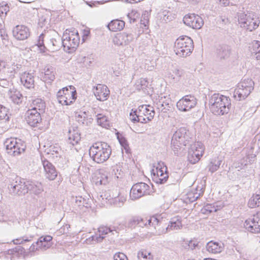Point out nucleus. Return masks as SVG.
<instances>
[{
	"label": "nucleus",
	"instance_id": "22",
	"mask_svg": "<svg viewBox=\"0 0 260 260\" xmlns=\"http://www.w3.org/2000/svg\"><path fill=\"white\" fill-rule=\"evenodd\" d=\"M93 182L96 185H106L109 182L108 173L103 170H101L93 178Z\"/></svg>",
	"mask_w": 260,
	"mask_h": 260
},
{
	"label": "nucleus",
	"instance_id": "3",
	"mask_svg": "<svg viewBox=\"0 0 260 260\" xmlns=\"http://www.w3.org/2000/svg\"><path fill=\"white\" fill-rule=\"evenodd\" d=\"M111 149L108 144L105 142L95 143L89 150V154L92 159L96 163H103L110 157Z\"/></svg>",
	"mask_w": 260,
	"mask_h": 260
},
{
	"label": "nucleus",
	"instance_id": "57",
	"mask_svg": "<svg viewBox=\"0 0 260 260\" xmlns=\"http://www.w3.org/2000/svg\"><path fill=\"white\" fill-rule=\"evenodd\" d=\"M76 198V202L79 206H87L88 203L86 199L83 198L82 197H77Z\"/></svg>",
	"mask_w": 260,
	"mask_h": 260
},
{
	"label": "nucleus",
	"instance_id": "20",
	"mask_svg": "<svg viewBox=\"0 0 260 260\" xmlns=\"http://www.w3.org/2000/svg\"><path fill=\"white\" fill-rule=\"evenodd\" d=\"M93 93L98 100L105 101L108 99L110 91L106 85L99 84L94 87Z\"/></svg>",
	"mask_w": 260,
	"mask_h": 260
},
{
	"label": "nucleus",
	"instance_id": "62",
	"mask_svg": "<svg viewBox=\"0 0 260 260\" xmlns=\"http://www.w3.org/2000/svg\"><path fill=\"white\" fill-rule=\"evenodd\" d=\"M40 249L39 246V241L38 240L36 242L34 243L31 244V245L30 246L29 250L30 252H35Z\"/></svg>",
	"mask_w": 260,
	"mask_h": 260
},
{
	"label": "nucleus",
	"instance_id": "4",
	"mask_svg": "<svg viewBox=\"0 0 260 260\" xmlns=\"http://www.w3.org/2000/svg\"><path fill=\"white\" fill-rule=\"evenodd\" d=\"M193 49V41L187 36H181L178 38L174 45V51L178 56L186 57L189 55Z\"/></svg>",
	"mask_w": 260,
	"mask_h": 260
},
{
	"label": "nucleus",
	"instance_id": "63",
	"mask_svg": "<svg viewBox=\"0 0 260 260\" xmlns=\"http://www.w3.org/2000/svg\"><path fill=\"white\" fill-rule=\"evenodd\" d=\"M127 17L129 20L130 23L135 22L137 20L138 14L136 13L134 14V12H132L131 13H128V14L127 15Z\"/></svg>",
	"mask_w": 260,
	"mask_h": 260
},
{
	"label": "nucleus",
	"instance_id": "38",
	"mask_svg": "<svg viewBox=\"0 0 260 260\" xmlns=\"http://www.w3.org/2000/svg\"><path fill=\"white\" fill-rule=\"evenodd\" d=\"M139 112H141V114L144 115L145 117H148L152 114L153 117L155 114L154 110L153 107L150 106L142 105L139 107Z\"/></svg>",
	"mask_w": 260,
	"mask_h": 260
},
{
	"label": "nucleus",
	"instance_id": "48",
	"mask_svg": "<svg viewBox=\"0 0 260 260\" xmlns=\"http://www.w3.org/2000/svg\"><path fill=\"white\" fill-rule=\"evenodd\" d=\"M217 210V207L212 204H208L205 206L204 208L202 209V212L204 214H207L216 212Z\"/></svg>",
	"mask_w": 260,
	"mask_h": 260
},
{
	"label": "nucleus",
	"instance_id": "26",
	"mask_svg": "<svg viewBox=\"0 0 260 260\" xmlns=\"http://www.w3.org/2000/svg\"><path fill=\"white\" fill-rule=\"evenodd\" d=\"M124 26L125 22L123 21L115 19L111 21L107 26L111 31H117L123 29Z\"/></svg>",
	"mask_w": 260,
	"mask_h": 260
},
{
	"label": "nucleus",
	"instance_id": "25",
	"mask_svg": "<svg viewBox=\"0 0 260 260\" xmlns=\"http://www.w3.org/2000/svg\"><path fill=\"white\" fill-rule=\"evenodd\" d=\"M167 168L166 166H164V168H160L157 171V176H155V181L157 183L164 184L165 183L168 178V175L167 171Z\"/></svg>",
	"mask_w": 260,
	"mask_h": 260
},
{
	"label": "nucleus",
	"instance_id": "58",
	"mask_svg": "<svg viewBox=\"0 0 260 260\" xmlns=\"http://www.w3.org/2000/svg\"><path fill=\"white\" fill-rule=\"evenodd\" d=\"M139 118V112L137 111H134L133 112H131L129 114L130 119L134 122H137V119Z\"/></svg>",
	"mask_w": 260,
	"mask_h": 260
},
{
	"label": "nucleus",
	"instance_id": "9",
	"mask_svg": "<svg viewBox=\"0 0 260 260\" xmlns=\"http://www.w3.org/2000/svg\"><path fill=\"white\" fill-rule=\"evenodd\" d=\"M254 82L250 79H246L238 85L235 89L234 96L239 101L244 100L249 95L254 88Z\"/></svg>",
	"mask_w": 260,
	"mask_h": 260
},
{
	"label": "nucleus",
	"instance_id": "53",
	"mask_svg": "<svg viewBox=\"0 0 260 260\" xmlns=\"http://www.w3.org/2000/svg\"><path fill=\"white\" fill-rule=\"evenodd\" d=\"M98 232L99 233V235H101L102 236H104V235H107L109 233H112V234H114L113 233V231L112 230L109 228L104 226L99 228Z\"/></svg>",
	"mask_w": 260,
	"mask_h": 260
},
{
	"label": "nucleus",
	"instance_id": "1",
	"mask_svg": "<svg viewBox=\"0 0 260 260\" xmlns=\"http://www.w3.org/2000/svg\"><path fill=\"white\" fill-rule=\"evenodd\" d=\"M190 139L189 132L185 127L177 129L174 133L171 140V147L174 154L177 156L182 155Z\"/></svg>",
	"mask_w": 260,
	"mask_h": 260
},
{
	"label": "nucleus",
	"instance_id": "2",
	"mask_svg": "<svg viewBox=\"0 0 260 260\" xmlns=\"http://www.w3.org/2000/svg\"><path fill=\"white\" fill-rule=\"evenodd\" d=\"M209 105L211 112L216 115H223L228 113L231 106V99L219 93L209 96Z\"/></svg>",
	"mask_w": 260,
	"mask_h": 260
},
{
	"label": "nucleus",
	"instance_id": "56",
	"mask_svg": "<svg viewBox=\"0 0 260 260\" xmlns=\"http://www.w3.org/2000/svg\"><path fill=\"white\" fill-rule=\"evenodd\" d=\"M114 260H128L125 254L122 252H117L113 256Z\"/></svg>",
	"mask_w": 260,
	"mask_h": 260
},
{
	"label": "nucleus",
	"instance_id": "27",
	"mask_svg": "<svg viewBox=\"0 0 260 260\" xmlns=\"http://www.w3.org/2000/svg\"><path fill=\"white\" fill-rule=\"evenodd\" d=\"M54 69L51 66H46L44 69V74L42 78L45 82H51L55 79Z\"/></svg>",
	"mask_w": 260,
	"mask_h": 260
},
{
	"label": "nucleus",
	"instance_id": "28",
	"mask_svg": "<svg viewBox=\"0 0 260 260\" xmlns=\"http://www.w3.org/2000/svg\"><path fill=\"white\" fill-rule=\"evenodd\" d=\"M31 109L30 110H35L38 112L43 113L45 112L46 104L41 99H36L32 101Z\"/></svg>",
	"mask_w": 260,
	"mask_h": 260
},
{
	"label": "nucleus",
	"instance_id": "43",
	"mask_svg": "<svg viewBox=\"0 0 260 260\" xmlns=\"http://www.w3.org/2000/svg\"><path fill=\"white\" fill-rule=\"evenodd\" d=\"M126 201V197L123 196H118L112 199L110 203L117 207H121Z\"/></svg>",
	"mask_w": 260,
	"mask_h": 260
},
{
	"label": "nucleus",
	"instance_id": "44",
	"mask_svg": "<svg viewBox=\"0 0 260 260\" xmlns=\"http://www.w3.org/2000/svg\"><path fill=\"white\" fill-rule=\"evenodd\" d=\"M221 162V160L218 159H212L208 165L209 171L211 173L216 171L219 169Z\"/></svg>",
	"mask_w": 260,
	"mask_h": 260
},
{
	"label": "nucleus",
	"instance_id": "13",
	"mask_svg": "<svg viewBox=\"0 0 260 260\" xmlns=\"http://www.w3.org/2000/svg\"><path fill=\"white\" fill-rule=\"evenodd\" d=\"M196 104V99L193 96L187 95L179 100L176 106L179 111L186 112L193 108Z\"/></svg>",
	"mask_w": 260,
	"mask_h": 260
},
{
	"label": "nucleus",
	"instance_id": "5",
	"mask_svg": "<svg viewBox=\"0 0 260 260\" xmlns=\"http://www.w3.org/2000/svg\"><path fill=\"white\" fill-rule=\"evenodd\" d=\"M46 35L42 34L39 36L37 45L40 50L45 52L46 50L51 52H55L58 50L62 46V41H61L60 37L57 36L55 38L46 37V44H44V38Z\"/></svg>",
	"mask_w": 260,
	"mask_h": 260
},
{
	"label": "nucleus",
	"instance_id": "37",
	"mask_svg": "<svg viewBox=\"0 0 260 260\" xmlns=\"http://www.w3.org/2000/svg\"><path fill=\"white\" fill-rule=\"evenodd\" d=\"M189 150H192L194 155H197L200 158H201L204 152V148L201 143H197L191 145Z\"/></svg>",
	"mask_w": 260,
	"mask_h": 260
},
{
	"label": "nucleus",
	"instance_id": "46",
	"mask_svg": "<svg viewBox=\"0 0 260 260\" xmlns=\"http://www.w3.org/2000/svg\"><path fill=\"white\" fill-rule=\"evenodd\" d=\"M75 117L77 119V120L79 122L83 124H86L87 125V119H86V112H83V113H76L75 114Z\"/></svg>",
	"mask_w": 260,
	"mask_h": 260
},
{
	"label": "nucleus",
	"instance_id": "23",
	"mask_svg": "<svg viewBox=\"0 0 260 260\" xmlns=\"http://www.w3.org/2000/svg\"><path fill=\"white\" fill-rule=\"evenodd\" d=\"M20 81L27 88H33L34 86V76L32 74L24 72L20 76Z\"/></svg>",
	"mask_w": 260,
	"mask_h": 260
},
{
	"label": "nucleus",
	"instance_id": "60",
	"mask_svg": "<svg viewBox=\"0 0 260 260\" xmlns=\"http://www.w3.org/2000/svg\"><path fill=\"white\" fill-rule=\"evenodd\" d=\"M149 18H148V13H145L142 16L141 19V23L142 24H144V26H146L148 23Z\"/></svg>",
	"mask_w": 260,
	"mask_h": 260
},
{
	"label": "nucleus",
	"instance_id": "24",
	"mask_svg": "<svg viewBox=\"0 0 260 260\" xmlns=\"http://www.w3.org/2000/svg\"><path fill=\"white\" fill-rule=\"evenodd\" d=\"M68 141L72 145L77 144L80 140V134L77 129L70 128L68 134Z\"/></svg>",
	"mask_w": 260,
	"mask_h": 260
},
{
	"label": "nucleus",
	"instance_id": "32",
	"mask_svg": "<svg viewBox=\"0 0 260 260\" xmlns=\"http://www.w3.org/2000/svg\"><path fill=\"white\" fill-rule=\"evenodd\" d=\"M216 53L220 59H225L230 56L231 48L228 45H223L217 49Z\"/></svg>",
	"mask_w": 260,
	"mask_h": 260
},
{
	"label": "nucleus",
	"instance_id": "49",
	"mask_svg": "<svg viewBox=\"0 0 260 260\" xmlns=\"http://www.w3.org/2000/svg\"><path fill=\"white\" fill-rule=\"evenodd\" d=\"M192 150H188V160L192 164H194L198 162L200 158L197 155H194Z\"/></svg>",
	"mask_w": 260,
	"mask_h": 260
},
{
	"label": "nucleus",
	"instance_id": "52",
	"mask_svg": "<svg viewBox=\"0 0 260 260\" xmlns=\"http://www.w3.org/2000/svg\"><path fill=\"white\" fill-rule=\"evenodd\" d=\"M139 217V216L132 217L127 223L128 227L132 229L135 228L138 225L139 221H140Z\"/></svg>",
	"mask_w": 260,
	"mask_h": 260
},
{
	"label": "nucleus",
	"instance_id": "11",
	"mask_svg": "<svg viewBox=\"0 0 260 260\" xmlns=\"http://www.w3.org/2000/svg\"><path fill=\"white\" fill-rule=\"evenodd\" d=\"M149 186L144 182H139L133 185L130 190L129 197L132 200H137L149 194Z\"/></svg>",
	"mask_w": 260,
	"mask_h": 260
},
{
	"label": "nucleus",
	"instance_id": "61",
	"mask_svg": "<svg viewBox=\"0 0 260 260\" xmlns=\"http://www.w3.org/2000/svg\"><path fill=\"white\" fill-rule=\"evenodd\" d=\"M59 151L60 149L59 147H50V151L51 154L53 155H55L56 157H58V155H59Z\"/></svg>",
	"mask_w": 260,
	"mask_h": 260
},
{
	"label": "nucleus",
	"instance_id": "34",
	"mask_svg": "<svg viewBox=\"0 0 260 260\" xmlns=\"http://www.w3.org/2000/svg\"><path fill=\"white\" fill-rule=\"evenodd\" d=\"M9 94L10 99L14 104H19L22 103L23 97L19 91L11 89Z\"/></svg>",
	"mask_w": 260,
	"mask_h": 260
},
{
	"label": "nucleus",
	"instance_id": "7",
	"mask_svg": "<svg viewBox=\"0 0 260 260\" xmlns=\"http://www.w3.org/2000/svg\"><path fill=\"white\" fill-rule=\"evenodd\" d=\"M238 22L241 27L250 31L256 29L260 23L258 17L252 12L241 13L238 16Z\"/></svg>",
	"mask_w": 260,
	"mask_h": 260
},
{
	"label": "nucleus",
	"instance_id": "39",
	"mask_svg": "<svg viewBox=\"0 0 260 260\" xmlns=\"http://www.w3.org/2000/svg\"><path fill=\"white\" fill-rule=\"evenodd\" d=\"M149 84V82L146 78H141L136 81L135 88L137 90L140 91L146 89Z\"/></svg>",
	"mask_w": 260,
	"mask_h": 260
},
{
	"label": "nucleus",
	"instance_id": "42",
	"mask_svg": "<svg viewBox=\"0 0 260 260\" xmlns=\"http://www.w3.org/2000/svg\"><path fill=\"white\" fill-rule=\"evenodd\" d=\"M105 238L104 236H102L101 235L95 234L85 240V242L87 244H93L99 242H101Z\"/></svg>",
	"mask_w": 260,
	"mask_h": 260
},
{
	"label": "nucleus",
	"instance_id": "50",
	"mask_svg": "<svg viewBox=\"0 0 260 260\" xmlns=\"http://www.w3.org/2000/svg\"><path fill=\"white\" fill-rule=\"evenodd\" d=\"M153 119L152 114L149 115L148 117H145L144 115L141 114V112H139V118L137 119V122L145 123Z\"/></svg>",
	"mask_w": 260,
	"mask_h": 260
},
{
	"label": "nucleus",
	"instance_id": "45",
	"mask_svg": "<svg viewBox=\"0 0 260 260\" xmlns=\"http://www.w3.org/2000/svg\"><path fill=\"white\" fill-rule=\"evenodd\" d=\"M9 109L0 105V122L3 121L6 122L9 120V116L8 115Z\"/></svg>",
	"mask_w": 260,
	"mask_h": 260
},
{
	"label": "nucleus",
	"instance_id": "59",
	"mask_svg": "<svg viewBox=\"0 0 260 260\" xmlns=\"http://www.w3.org/2000/svg\"><path fill=\"white\" fill-rule=\"evenodd\" d=\"M52 240V237L49 235H46L45 236L41 237L38 241L41 243L42 242L44 243H50V241Z\"/></svg>",
	"mask_w": 260,
	"mask_h": 260
},
{
	"label": "nucleus",
	"instance_id": "10",
	"mask_svg": "<svg viewBox=\"0 0 260 260\" xmlns=\"http://www.w3.org/2000/svg\"><path fill=\"white\" fill-rule=\"evenodd\" d=\"M11 193L18 196H23L29 190L28 183L26 184L24 179L17 177L8 187Z\"/></svg>",
	"mask_w": 260,
	"mask_h": 260
},
{
	"label": "nucleus",
	"instance_id": "21",
	"mask_svg": "<svg viewBox=\"0 0 260 260\" xmlns=\"http://www.w3.org/2000/svg\"><path fill=\"white\" fill-rule=\"evenodd\" d=\"M42 161L46 178L49 180H54L57 176V172L55 167L46 159Z\"/></svg>",
	"mask_w": 260,
	"mask_h": 260
},
{
	"label": "nucleus",
	"instance_id": "51",
	"mask_svg": "<svg viewBox=\"0 0 260 260\" xmlns=\"http://www.w3.org/2000/svg\"><path fill=\"white\" fill-rule=\"evenodd\" d=\"M33 237H34L33 236H30L29 237H27L26 236H23V237L19 238L14 239L13 240V242L14 244H16V245L21 244L23 242L30 241L32 240V239L33 238Z\"/></svg>",
	"mask_w": 260,
	"mask_h": 260
},
{
	"label": "nucleus",
	"instance_id": "17",
	"mask_svg": "<svg viewBox=\"0 0 260 260\" xmlns=\"http://www.w3.org/2000/svg\"><path fill=\"white\" fill-rule=\"evenodd\" d=\"M161 223L158 218L155 216H152L147 220V224L146 226L148 228L150 232L154 235H160L165 234V229H161L159 226Z\"/></svg>",
	"mask_w": 260,
	"mask_h": 260
},
{
	"label": "nucleus",
	"instance_id": "15",
	"mask_svg": "<svg viewBox=\"0 0 260 260\" xmlns=\"http://www.w3.org/2000/svg\"><path fill=\"white\" fill-rule=\"evenodd\" d=\"M184 24L193 29H200L204 24L203 19L199 15L190 14L183 18Z\"/></svg>",
	"mask_w": 260,
	"mask_h": 260
},
{
	"label": "nucleus",
	"instance_id": "16",
	"mask_svg": "<svg viewBox=\"0 0 260 260\" xmlns=\"http://www.w3.org/2000/svg\"><path fill=\"white\" fill-rule=\"evenodd\" d=\"M134 39V35L130 31L117 34L113 39V43L117 46L128 45Z\"/></svg>",
	"mask_w": 260,
	"mask_h": 260
},
{
	"label": "nucleus",
	"instance_id": "35",
	"mask_svg": "<svg viewBox=\"0 0 260 260\" xmlns=\"http://www.w3.org/2000/svg\"><path fill=\"white\" fill-rule=\"evenodd\" d=\"M250 48L251 52L252 53L255 54V58L257 60L260 59V41H253L251 46L249 47Z\"/></svg>",
	"mask_w": 260,
	"mask_h": 260
},
{
	"label": "nucleus",
	"instance_id": "64",
	"mask_svg": "<svg viewBox=\"0 0 260 260\" xmlns=\"http://www.w3.org/2000/svg\"><path fill=\"white\" fill-rule=\"evenodd\" d=\"M39 243L40 249L43 250H45L51 246V243H44L43 242Z\"/></svg>",
	"mask_w": 260,
	"mask_h": 260
},
{
	"label": "nucleus",
	"instance_id": "30",
	"mask_svg": "<svg viewBox=\"0 0 260 260\" xmlns=\"http://www.w3.org/2000/svg\"><path fill=\"white\" fill-rule=\"evenodd\" d=\"M206 249L209 252L216 254L221 252L223 247L218 242L211 241L207 244Z\"/></svg>",
	"mask_w": 260,
	"mask_h": 260
},
{
	"label": "nucleus",
	"instance_id": "14",
	"mask_svg": "<svg viewBox=\"0 0 260 260\" xmlns=\"http://www.w3.org/2000/svg\"><path fill=\"white\" fill-rule=\"evenodd\" d=\"M244 225L251 233H260V212L254 215L252 218L246 220Z\"/></svg>",
	"mask_w": 260,
	"mask_h": 260
},
{
	"label": "nucleus",
	"instance_id": "36",
	"mask_svg": "<svg viewBox=\"0 0 260 260\" xmlns=\"http://www.w3.org/2000/svg\"><path fill=\"white\" fill-rule=\"evenodd\" d=\"M248 205L251 208L260 206V191L258 193L253 194L250 198Z\"/></svg>",
	"mask_w": 260,
	"mask_h": 260
},
{
	"label": "nucleus",
	"instance_id": "12",
	"mask_svg": "<svg viewBox=\"0 0 260 260\" xmlns=\"http://www.w3.org/2000/svg\"><path fill=\"white\" fill-rule=\"evenodd\" d=\"M74 92L76 93V91L70 90L68 87L59 90L56 94L58 103L62 105H70L76 99Z\"/></svg>",
	"mask_w": 260,
	"mask_h": 260
},
{
	"label": "nucleus",
	"instance_id": "55",
	"mask_svg": "<svg viewBox=\"0 0 260 260\" xmlns=\"http://www.w3.org/2000/svg\"><path fill=\"white\" fill-rule=\"evenodd\" d=\"M188 199L189 200V201L190 202H193L200 197V193H199L198 192H190L188 194Z\"/></svg>",
	"mask_w": 260,
	"mask_h": 260
},
{
	"label": "nucleus",
	"instance_id": "29",
	"mask_svg": "<svg viewBox=\"0 0 260 260\" xmlns=\"http://www.w3.org/2000/svg\"><path fill=\"white\" fill-rule=\"evenodd\" d=\"M29 190L36 195L41 193L43 190V187L41 183L39 182L30 181L28 183Z\"/></svg>",
	"mask_w": 260,
	"mask_h": 260
},
{
	"label": "nucleus",
	"instance_id": "54",
	"mask_svg": "<svg viewBox=\"0 0 260 260\" xmlns=\"http://www.w3.org/2000/svg\"><path fill=\"white\" fill-rule=\"evenodd\" d=\"M9 11V7L6 3H3L0 5V16L3 17L6 15Z\"/></svg>",
	"mask_w": 260,
	"mask_h": 260
},
{
	"label": "nucleus",
	"instance_id": "8",
	"mask_svg": "<svg viewBox=\"0 0 260 260\" xmlns=\"http://www.w3.org/2000/svg\"><path fill=\"white\" fill-rule=\"evenodd\" d=\"M7 152L10 155L17 156L24 152L26 146L21 139L10 138L7 139L5 143Z\"/></svg>",
	"mask_w": 260,
	"mask_h": 260
},
{
	"label": "nucleus",
	"instance_id": "40",
	"mask_svg": "<svg viewBox=\"0 0 260 260\" xmlns=\"http://www.w3.org/2000/svg\"><path fill=\"white\" fill-rule=\"evenodd\" d=\"M139 260H152L153 256L151 252L145 249L140 250L137 255Z\"/></svg>",
	"mask_w": 260,
	"mask_h": 260
},
{
	"label": "nucleus",
	"instance_id": "47",
	"mask_svg": "<svg viewBox=\"0 0 260 260\" xmlns=\"http://www.w3.org/2000/svg\"><path fill=\"white\" fill-rule=\"evenodd\" d=\"M96 121L99 125L106 127L108 123L107 117L106 116L103 115L101 114H99L96 115Z\"/></svg>",
	"mask_w": 260,
	"mask_h": 260
},
{
	"label": "nucleus",
	"instance_id": "6",
	"mask_svg": "<svg viewBox=\"0 0 260 260\" xmlns=\"http://www.w3.org/2000/svg\"><path fill=\"white\" fill-rule=\"evenodd\" d=\"M68 30L63 33L62 41V46L63 47L64 50L68 52H72L77 48L79 44L80 37L79 34L76 30L73 31H69Z\"/></svg>",
	"mask_w": 260,
	"mask_h": 260
},
{
	"label": "nucleus",
	"instance_id": "31",
	"mask_svg": "<svg viewBox=\"0 0 260 260\" xmlns=\"http://www.w3.org/2000/svg\"><path fill=\"white\" fill-rule=\"evenodd\" d=\"M182 226L181 221L179 217H174L171 219L170 224L165 229V233L171 230L180 229Z\"/></svg>",
	"mask_w": 260,
	"mask_h": 260
},
{
	"label": "nucleus",
	"instance_id": "33",
	"mask_svg": "<svg viewBox=\"0 0 260 260\" xmlns=\"http://www.w3.org/2000/svg\"><path fill=\"white\" fill-rule=\"evenodd\" d=\"M21 68L20 64H15L14 62L11 64H7L5 72L7 73V75L10 78L14 77L15 74Z\"/></svg>",
	"mask_w": 260,
	"mask_h": 260
},
{
	"label": "nucleus",
	"instance_id": "19",
	"mask_svg": "<svg viewBox=\"0 0 260 260\" xmlns=\"http://www.w3.org/2000/svg\"><path fill=\"white\" fill-rule=\"evenodd\" d=\"M35 110H28L25 114V119L27 123L31 126L35 127L42 121L41 114Z\"/></svg>",
	"mask_w": 260,
	"mask_h": 260
},
{
	"label": "nucleus",
	"instance_id": "41",
	"mask_svg": "<svg viewBox=\"0 0 260 260\" xmlns=\"http://www.w3.org/2000/svg\"><path fill=\"white\" fill-rule=\"evenodd\" d=\"M116 135L117 138L121 146L125 149L126 153H128L129 151V147L126 138L122 135V134L119 133H117Z\"/></svg>",
	"mask_w": 260,
	"mask_h": 260
},
{
	"label": "nucleus",
	"instance_id": "18",
	"mask_svg": "<svg viewBox=\"0 0 260 260\" xmlns=\"http://www.w3.org/2000/svg\"><path fill=\"white\" fill-rule=\"evenodd\" d=\"M13 36L18 40L23 41L27 39L30 36L29 28L24 25H17L12 30Z\"/></svg>",
	"mask_w": 260,
	"mask_h": 260
}]
</instances>
